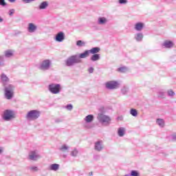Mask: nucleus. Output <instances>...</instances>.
I'll return each instance as SVG.
<instances>
[{"mask_svg": "<svg viewBox=\"0 0 176 176\" xmlns=\"http://www.w3.org/2000/svg\"><path fill=\"white\" fill-rule=\"evenodd\" d=\"M49 7L48 1H43L38 6L39 10H45V9H47Z\"/></svg>", "mask_w": 176, "mask_h": 176, "instance_id": "16", "label": "nucleus"}, {"mask_svg": "<svg viewBox=\"0 0 176 176\" xmlns=\"http://www.w3.org/2000/svg\"><path fill=\"white\" fill-rule=\"evenodd\" d=\"M167 96L168 97H170V98H174V96H175V92L173 89H168L167 91Z\"/></svg>", "mask_w": 176, "mask_h": 176, "instance_id": "28", "label": "nucleus"}, {"mask_svg": "<svg viewBox=\"0 0 176 176\" xmlns=\"http://www.w3.org/2000/svg\"><path fill=\"white\" fill-rule=\"evenodd\" d=\"M118 72L124 74L125 72H127V71H129V68H127V67H126V66H124V67H121L118 68Z\"/></svg>", "mask_w": 176, "mask_h": 176, "instance_id": "31", "label": "nucleus"}, {"mask_svg": "<svg viewBox=\"0 0 176 176\" xmlns=\"http://www.w3.org/2000/svg\"><path fill=\"white\" fill-rule=\"evenodd\" d=\"M52 67V60L49 59H45L41 62L40 64L38 69L41 71H47L50 69V67Z\"/></svg>", "mask_w": 176, "mask_h": 176, "instance_id": "7", "label": "nucleus"}, {"mask_svg": "<svg viewBox=\"0 0 176 176\" xmlns=\"http://www.w3.org/2000/svg\"><path fill=\"white\" fill-rule=\"evenodd\" d=\"M125 130L126 129L124 127H120L118 129V134L119 137H123V135H124Z\"/></svg>", "mask_w": 176, "mask_h": 176, "instance_id": "30", "label": "nucleus"}, {"mask_svg": "<svg viewBox=\"0 0 176 176\" xmlns=\"http://www.w3.org/2000/svg\"><path fill=\"white\" fill-rule=\"evenodd\" d=\"M76 45H77V46H78V47H82L85 46V45H86V43L82 41L78 40L76 42Z\"/></svg>", "mask_w": 176, "mask_h": 176, "instance_id": "34", "label": "nucleus"}, {"mask_svg": "<svg viewBox=\"0 0 176 176\" xmlns=\"http://www.w3.org/2000/svg\"><path fill=\"white\" fill-rule=\"evenodd\" d=\"M0 80L3 85V86H5L6 85H9L10 79L6 76V74L4 73L1 74L0 76Z\"/></svg>", "mask_w": 176, "mask_h": 176, "instance_id": "11", "label": "nucleus"}, {"mask_svg": "<svg viewBox=\"0 0 176 176\" xmlns=\"http://www.w3.org/2000/svg\"><path fill=\"white\" fill-rule=\"evenodd\" d=\"M131 176H140V173L137 170H131Z\"/></svg>", "mask_w": 176, "mask_h": 176, "instance_id": "37", "label": "nucleus"}, {"mask_svg": "<svg viewBox=\"0 0 176 176\" xmlns=\"http://www.w3.org/2000/svg\"><path fill=\"white\" fill-rule=\"evenodd\" d=\"M100 50H101V48L98 47H95L91 48L89 51V53H91V54H98L97 53H100Z\"/></svg>", "mask_w": 176, "mask_h": 176, "instance_id": "23", "label": "nucleus"}, {"mask_svg": "<svg viewBox=\"0 0 176 176\" xmlns=\"http://www.w3.org/2000/svg\"><path fill=\"white\" fill-rule=\"evenodd\" d=\"M156 123L158 126H160L162 129H163V127H164V120L162 119V118H158L156 120Z\"/></svg>", "mask_w": 176, "mask_h": 176, "instance_id": "26", "label": "nucleus"}, {"mask_svg": "<svg viewBox=\"0 0 176 176\" xmlns=\"http://www.w3.org/2000/svg\"><path fill=\"white\" fill-rule=\"evenodd\" d=\"M97 23L99 25H105V24L108 23V19L104 16H100L98 18Z\"/></svg>", "mask_w": 176, "mask_h": 176, "instance_id": "15", "label": "nucleus"}, {"mask_svg": "<svg viewBox=\"0 0 176 176\" xmlns=\"http://www.w3.org/2000/svg\"><path fill=\"white\" fill-rule=\"evenodd\" d=\"M134 38L137 42H142V39H144V34L141 32L137 33L135 34Z\"/></svg>", "mask_w": 176, "mask_h": 176, "instance_id": "19", "label": "nucleus"}, {"mask_svg": "<svg viewBox=\"0 0 176 176\" xmlns=\"http://www.w3.org/2000/svg\"><path fill=\"white\" fill-rule=\"evenodd\" d=\"M100 58H101L100 54H93V55L90 58V60L91 61L96 62L98 61Z\"/></svg>", "mask_w": 176, "mask_h": 176, "instance_id": "22", "label": "nucleus"}, {"mask_svg": "<svg viewBox=\"0 0 176 176\" xmlns=\"http://www.w3.org/2000/svg\"><path fill=\"white\" fill-rule=\"evenodd\" d=\"M41 157L42 156L36 150L30 151L28 155L29 160H32V162H36V160H39Z\"/></svg>", "mask_w": 176, "mask_h": 176, "instance_id": "8", "label": "nucleus"}, {"mask_svg": "<svg viewBox=\"0 0 176 176\" xmlns=\"http://www.w3.org/2000/svg\"><path fill=\"white\" fill-rule=\"evenodd\" d=\"M98 120L104 126H108L111 123V118L102 113L98 114Z\"/></svg>", "mask_w": 176, "mask_h": 176, "instance_id": "6", "label": "nucleus"}, {"mask_svg": "<svg viewBox=\"0 0 176 176\" xmlns=\"http://www.w3.org/2000/svg\"><path fill=\"white\" fill-rule=\"evenodd\" d=\"M70 155L71 156H72V157H76L78 156V155H79V151L78 150V148H74L71 152H70Z\"/></svg>", "mask_w": 176, "mask_h": 176, "instance_id": "27", "label": "nucleus"}, {"mask_svg": "<svg viewBox=\"0 0 176 176\" xmlns=\"http://www.w3.org/2000/svg\"><path fill=\"white\" fill-rule=\"evenodd\" d=\"M23 3H32V2H35V0H21Z\"/></svg>", "mask_w": 176, "mask_h": 176, "instance_id": "39", "label": "nucleus"}, {"mask_svg": "<svg viewBox=\"0 0 176 176\" xmlns=\"http://www.w3.org/2000/svg\"><path fill=\"white\" fill-rule=\"evenodd\" d=\"M90 54V52L89 50H85L83 53H81L79 54L78 58H86L89 57V55Z\"/></svg>", "mask_w": 176, "mask_h": 176, "instance_id": "24", "label": "nucleus"}, {"mask_svg": "<svg viewBox=\"0 0 176 176\" xmlns=\"http://www.w3.org/2000/svg\"><path fill=\"white\" fill-rule=\"evenodd\" d=\"M144 29V23L142 22H138L135 24L134 30L135 31H142Z\"/></svg>", "mask_w": 176, "mask_h": 176, "instance_id": "18", "label": "nucleus"}, {"mask_svg": "<svg viewBox=\"0 0 176 176\" xmlns=\"http://www.w3.org/2000/svg\"><path fill=\"white\" fill-rule=\"evenodd\" d=\"M6 5H8V3L5 2V0H0V6L5 7Z\"/></svg>", "mask_w": 176, "mask_h": 176, "instance_id": "40", "label": "nucleus"}, {"mask_svg": "<svg viewBox=\"0 0 176 176\" xmlns=\"http://www.w3.org/2000/svg\"><path fill=\"white\" fill-rule=\"evenodd\" d=\"M89 74H93L94 72V68L93 67H91L88 69Z\"/></svg>", "mask_w": 176, "mask_h": 176, "instance_id": "42", "label": "nucleus"}, {"mask_svg": "<svg viewBox=\"0 0 176 176\" xmlns=\"http://www.w3.org/2000/svg\"><path fill=\"white\" fill-rule=\"evenodd\" d=\"M130 115H131L134 118H137V116H138V111L135 109H131Z\"/></svg>", "mask_w": 176, "mask_h": 176, "instance_id": "29", "label": "nucleus"}, {"mask_svg": "<svg viewBox=\"0 0 176 176\" xmlns=\"http://www.w3.org/2000/svg\"><path fill=\"white\" fill-rule=\"evenodd\" d=\"M69 146L67 144H63L60 148L59 151L63 153H68L69 152Z\"/></svg>", "mask_w": 176, "mask_h": 176, "instance_id": "17", "label": "nucleus"}, {"mask_svg": "<svg viewBox=\"0 0 176 176\" xmlns=\"http://www.w3.org/2000/svg\"><path fill=\"white\" fill-rule=\"evenodd\" d=\"M162 47H165V49H171L174 47V43L171 41L166 40L164 41L162 44Z\"/></svg>", "mask_w": 176, "mask_h": 176, "instance_id": "13", "label": "nucleus"}, {"mask_svg": "<svg viewBox=\"0 0 176 176\" xmlns=\"http://www.w3.org/2000/svg\"><path fill=\"white\" fill-rule=\"evenodd\" d=\"M15 118L16 114L14 113V111L6 109L3 111L2 115V119H3L5 122H10V120H13V119Z\"/></svg>", "mask_w": 176, "mask_h": 176, "instance_id": "3", "label": "nucleus"}, {"mask_svg": "<svg viewBox=\"0 0 176 176\" xmlns=\"http://www.w3.org/2000/svg\"><path fill=\"white\" fill-rule=\"evenodd\" d=\"M29 170H30V171H33V173H35L36 171L39 170V168H38V166H30L29 167Z\"/></svg>", "mask_w": 176, "mask_h": 176, "instance_id": "36", "label": "nucleus"}, {"mask_svg": "<svg viewBox=\"0 0 176 176\" xmlns=\"http://www.w3.org/2000/svg\"><path fill=\"white\" fill-rule=\"evenodd\" d=\"M63 157H67V155H63Z\"/></svg>", "mask_w": 176, "mask_h": 176, "instance_id": "50", "label": "nucleus"}, {"mask_svg": "<svg viewBox=\"0 0 176 176\" xmlns=\"http://www.w3.org/2000/svg\"><path fill=\"white\" fill-rule=\"evenodd\" d=\"M47 89L52 94H59L61 91V85L51 83L48 85Z\"/></svg>", "mask_w": 176, "mask_h": 176, "instance_id": "4", "label": "nucleus"}, {"mask_svg": "<svg viewBox=\"0 0 176 176\" xmlns=\"http://www.w3.org/2000/svg\"><path fill=\"white\" fill-rule=\"evenodd\" d=\"M124 176H131L129 174L124 175Z\"/></svg>", "mask_w": 176, "mask_h": 176, "instance_id": "49", "label": "nucleus"}, {"mask_svg": "<svg viewBox=\"0 0 176 176\" xmlns=\"http://www.w3.org/2000/svg\"><path fill=\"white\" fill-rule=\"evenodd\" d=\"M4 91V97L6 100H12L14 97V90L16 86L13 84H7L3 86Z\"/></svg>", "mask_w": 176, "mask_h": 176, "instance_id": "1", "label": "nucleus"}, {"mask_svg": "<svg viewBox=\"0 0 176 176\" xmlns=\"http://www.w3.org/2000/svg\"><path fill=\"white\" fill-rule=\"evenodd\" d=\"M41 116V111L38 110H31L28 112L26 119L28 120H36Z\"/></svg>", "mask_w": 176, "mask_h": 176, "instance_id": "5", "label": "nucleus"}, {"mask_svg": "<svg viewBox=\"0 0 176 176\" xmlns=\"http://www.w3.org/2000/svg\"><path fill=\"white\" fill-rule=\"evenodd\" d=\"M121 93L123 94V96H126L129 93V87H123L121 89Z\"/></svg>", "mask_w": 176, "mask_h": 176, "instance_id": "33", "label": "nucleus"}, {"mask_svg": "<svg viewBox=\"0 0 176 176\" xmlns=\"http://www.w3.org/2000/svg\"><path fill=\"white\" fill-rule=\"evenodd\" d=\"M63 122V119L61 118H57L55 120V123H61Z\"/></svg>", "mask_w": 176, "mask_h": 176, "instance_id": "43", "label": "nucleus"}, {"mask_svg": "<svg viewBox=\"0 0 176 176\" xmlns=\"http://www.w3.org/2000/svg\"><path fill=\"white\" fill-rule=\"evenodd\" d=\"M2 21H3V19L0 18V23H2Z\"/></svg>", "mask_w": 176, "mask_h": 176, "instance_id": "47", "label": "nucleus"}, {"mask_svg": "<svg viewBox=\"0 0 176 176\" xmlns=\"http://www.w3.org/2000/svg\"><path fill=\"white\" fill-rule=\"evenodd\" d=\"M80 63H82V60L79 58V55L78 54L70 56L65 60L66 67H74L76 64H79Z\"/></svg>", "mask_w": 176, "mask_h": 176, "instance_id": "2", "label": "nucleus"}, {"mask_svg": "<svg viewBox=\"0 0 176 176\" xmlns=\"http://www.w3.org/2000/svg\"><path fill=\"white\" fill-rule=\"evenodd\" d=\"M65 39V34L63 32H59L55 36L56 42H63Z\"/></svg>", "mask_w": 176, "mask_h": 176, "instance_id": "12", "label": "nucleus"}, {"mask_svg": "<svg viewBox=\"0 0 176 176\" xmlns=\"http://www.w3.org/2000/svg\"><path fill=\"white\" fill-rule=\"evenodd\" d=\"M0 67H5V59L3 56L0 55Z\"/></svg>", "mask_w": 176, "mask_h": 176, "instance_id": "35", "label": "nucleus"}, {"mask_svg": "<svg viewBox=\"0 0 176 176\" xmlns=\"http://www.w3.org/2000/svg\"><path fill=\"white\" fill-rule=\"evenodd\" d=\"M119 3H120V5H126L127 0H119Z\"/></svg>", "mask_w": 176, "mask_h": 176, "instance_id": "41", "label": "nucleus"}, {"mask_svg": "<svg viewBox=\"0 0 176 176\" xmlns=\"http://www.w3.org/2000/svg\"><path fill=\"white\" fill-rule=\"evenodd\" d=\"M4 56L7 58H10V57H13V51L12 50H8L5 51Z\"/></svg>", "mask_w": 176, "mask_h": 176, "instance_id": "25", "label": "nucleus"}, {"mask_svg": "<svg viewBox=\"0 0 176 176\" xmlns=\"http://www.w3.org/2000/svg\"><path fill=\"white\" fill-rule=\"evenodd\" d=\"M157 97L158 98H165L166 93L163 91H160L157 92Z\"/></svg>", "mask_w": 176, "mask_h": 176, "instance_id": "32", "label": "nucleus"}, {"mask_svg": "<svg viewBox=\"0 0 176 176\" xmlns=\"http://www.w3.org/2000/svg\"><path fill=\"white\" fill-rule=\"evenodd\" d=\"M59 168H60V164H52L49 166V170H50V171H58Z\"/></svg>", "mask_w": 176, "mask_h": 176, "instance_id": "20", "label": "nucleus"}, {"mask_svg": "<svg viewBox=\"0 0 176 176\" xmlns=\"http://www.w3.org/2000/svg\"><path fill=\"white\" fill-rule=\"evenodd\" d=\"M38 30V26L34 24L33 23H30L28 24V31L30 34L35 32Z\"/></svg>", "mask_w": 176, "mask_h": 176, "instance_id": "14", "label": "nucleus"}, {"mask_svg": "<svg viewBox=\"0 0 176 176\" xmlns=\"http://www.w3.org/2000/svg\"><path fill=\"white\" fill-rule=\"evenodd\" d=\"M105 87L107 90H115L119 87V82L115 80L107 82L105 83Z\"/></svg>", "mask_w": 176, "mask_h": 176, "instance_id": "9", "label": "nucleus"}, {"mask_svg": "<svg viewBox=\"0 0 176 176\" xmlns=\"http://www.w3.org/2000/svg\"><path fill=\"white\" fill-rule=\"evenodd\" d=\"M171 138L173 141H176V134L172 135Z\"/></svg>", "mask_w": 176, "mask_h": 176, "instance_id": "45", "label": "nucleus"}, {"mask_svg": "<svg viewBox=\"0 0 176 176\" xmlns=\"http://www.w3.org/2000/svg\"><path fill=\"white\" fill-rule=\"evenodd\" d=\"M65 109H67V111H72L74 109V106L72 104H69L65 106Z\"/></svg>", "mask_w": 176, "mask_h": 176, "instance_id": "38", "label": "nucleus"}, {"mask_svg": "<svg viewBox=\"0 0 176 176\" xmlns=\"http://www.w3.org/2000/svg\"><path fill=\"white\" fill-rule=\"evenodd\" d=\"M13 13H14V9H11L9 11V15L10 16H13Z\"/></svg>", "mask_w": 176, "mask_h": 176, "instance_id": "44", "label": "nucleus"}, {"mask_svg": "<svg viewBox=\"0 0 176 176\" xmlns=\"http://www.w3.org/2000/svg\"><path fill=\"white\" fill-rule=\"evenodd\" d=\"M3 152V148L2 147H0V155H2Z\"/></svg>", "mask_w": 176, "mask_h": 176, "instance_id": "46", "label": "nucleus"}, {"mask_svg": "<svg viewBox=\"0 0 176 176\" xmlns=\"http://www.w3.org/2000/svg\"><path fill=\"white\" fill-rule=\"evenodd\" d=\"M94 120V116L89 114L84 118L85 123H91Z\"/></svg>", "mask_w": 176, "mask_h": 176, "instance_id": "21", "label": "nucleus"}, {"mask_svg": "<svg viewBox=\"0 0 176 176\" xmlns=\"http://www.w3.org/2000/svg\"><path fill=\"white\" fill-rule=\"evenodd\" d=\"M94 150L96 152H101L104 150V142L102 140H98L94 143Z\"/></svg>", "mask_w": 176, "mask_h": 176, "instance_id": "10", "label": "nucleus"}, {"mask_svg": "<svg viewBox=\"0 0 176 176\" xmlns=\"http://www.w3.org/2000/svg\"><path fill=\"white\" fill-rule=\"evenodd\" d=\"M98 157H100V156L96 155V156L94 157V159H97V158H98Z\"/></svg>", "mask_w": 176, "mask_h": 176, "instance_id": "48", "label": "nucleus"}]
</instances>
